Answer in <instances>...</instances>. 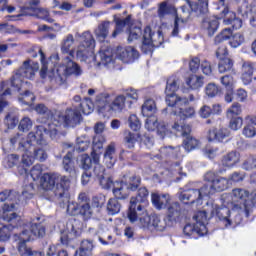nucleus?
Wrapping results in <instances>:
<instances>
[{"label": "nucleus", "mask_w": 256, "mask_h": 256, "mask_svg": "<svg viewBox=\"0 0 256 256\" xmlns=\"http://www.w3.org/2000/svg\"><path fill=\"white\" fill-rule=\"evenodd\" d=\"M35 195V184L33 182L25 183L22 187V192L15 190H4L0 192V201L4 203L2 205L3 213L1 219L6 223H19L21 216L15 211H19L21 207L27 204L29 199H33Z\"/></svg>", "instance_id": "1"}, {"label": "nucleus", "mask_w": 256, "mask_h": 256, "mask_svg": "<svg viewBox=\"0 0 256 256\" xmlns=\"http://www.w3.org/2000/svg\"><path fill=\"white\" fill-rule=\"evenodd\" d=\"M43 167L41 164H36L30 171L31 178L33 181L40 179V185L44 191H53L55 197H58L60 202L69 203V186L71 180L67 176H62L59 173H46L43 176Z\"/></svg>", "instance_id": "2"}, {"label": "nucleus", "mask_w": 256, "mask_h": 256, "mask_svg": "<svg viewBox=\"0 0 256 256\" xmlns=\"http://www.w3.org/2000/svg\"><path fill=\"white\" fill-rule=\"evenodd\" d=\"M39 53L41 55V70H40V77L42 79H46L47 77L50 79V82L52 85H57L58 87H61V85H65L67 81V76L69 75H75V77H79L83 75V70H81V67L73 61V57L66 56L62 60V64L60 65H54V68H52L50 71H47V62H45V53H43V50H39Z\"/></svg>", "instance_id": "3"}, {"label": "nucleus", "mask_w": 256, "mask_h": 256, "mask_svg": "<svg viewBox=\"0 0 256 256\" xmlns=\"http://www.w3.org/2000/svg\"><path fill=\"white\" fill-rule=\"evenodd\" d=\"M114 55L123 63H133L135 59H139V52L131 46L125 48L118 46L115 51L109 46L101 48L95 59L99 57V65H109V63H113Z\"/></svg>", "instance_id": "4"}, {"label": "nucleus", "mask_w": 256, "mask_h": 256, "mask_svg": "<svg viewBox=\"0 0 256 256\" xmlns=\"http://www.w3.org/2000/svg\"><path fill=\"white\" fill-rule=\"evenodd\" d=\"M37 71H39V64L37 62H32L31 64V60H26L10 78V81H2L0 87L1 89H5V87H9L10 85V87H14L19 91V89H21L23 79H33Z\"/></svg>", "instance_id": "5"}, {"label": "nucleus", "mask_w": 256, "mask_h": 256, "mask_svg": "<svg viewBox=\"0 0 256 256\" xmlns=\"http://www.w3.org/2000/svg\"><path fill=\"white\" fill-rule=\"evenodd\" d=\"M45 135H49L50 138L55 139V137H57V128H55V125L49 123L37 126L36 132H30L28 134L26 146L43 145L45 149H51L45 140Z\"/></svg>", "instance_id": "6"}, {"label": "nucleus", "mask_w": 256, "mask_h": 256, "mask_svg": "<svg viewBox=\"0 0 256 256\" xmlns=\"http://www.w3.org/2000/svg\"><path fill=\"white\" fill-rule=\"evenodd\" d=\"M116 23V29L112 33V37L115 38L117 35H120V33H123L124 27H128V41L131 43V41H135V39H139L141 35H143V32L141 31V27L135 26L131 23V15H128L126 18H115Z\"/></svg>", "instance_id": "7"}, {"label": "nucleus", "mask_w": 256, "mask_h": 256, "mask_svg": "<svg viewBox=\"0 0 256 256\" xmlns=\"http://www.w3.org/2000/svg\"><path fill=\"white\" fill-rule=\"evenodd\" d=\"M172 129L180 133L181 137H183L182 146L184 147L185 151L190 153V151L199 149V145H201V143L197 138L191 135V126L187 124L180 125L178 122H175L174 125H172Z\"/></svg>", "instance_id": "8"}, {"label": "nucleus", "mask_w": 256, "mask_h": 256, "mask_svg": "<svg viewBox=\"0 0 256 256\" xmlns=\"http://www.w3.org/2000/svg\"><path fill=\"white\" fill-rule=\"evenodd\" d=\"M163 32L160 30L157 33L151 30L150 26H147L144 29L143 33V41H142V51L143 53H151L153 51V47H161L163 45Z\"/></svg>", "instance_id": "9"}, {"label": "nucleus", "mask_w": 256, "mask_h": 256, "mask_svg": "<svg viewBox=\"0 0 256 256\" xmlns=\"http://www.w3.org/2000/svg\"><path fill=\"white\" fill-rule=\"evenodd\" d=\"M231 207L245 211V216L249 217L251 211V204H249V190L243 188H234L232 190Z\"/></svg>", "instance_id": "10"}, {"label": "nucleus", "mask_w": 256, "mask_h": 256, "mask_svg": "<svg viewBox=\"0 0 256 256\" xmlns=\"http://www.w3.org/2000/svg\"><path fill=\"white\" fill-rule=\"evenodd\" d=\"M127 218L130 223H138L140 227L145 229L147 221H149V213L145 209V206L130 201Z\"/></svg>", "instance_id": "11"}, {"label": "nucleus", "mask_w": 256, "mask_h": 256, "mask_svg": "<svg viewBox=\"0 0 256 256\" xmlns=\"http://www.w3.org/2000/svg\"><path fill=\"white\" fill-rule=\"evenodd\" d=\"M59 119L65 127H77L83 121V116H81V110L67 108L64 114L59 115Z\"/></svg>", "instance_id": "12"}, {"label": "nucleus", "mask_w": 256, "mask_h": 256, "mask_svg": "<svg viewBox=\"0 0 256 256\" xmlns=\"http://www.w3.org/2000/svg\"><path fill=\"white\" fill-rule=\"evenodd\" d=\"M127 99H133L134 101H137L139 99V94L136 90H131V92H128L126 94V97L123 95H118L116 98L113 96L112 102H110V113H121L123 109H125V101Z\"/></svg>", "instance_id": "13"}, {"label": "nucleus", "mask_w": 256, "mask_h": 256, "mask_svg": "<svg viewBox=\"0 0 256 256\" xmlns=\"http://www.w3.org/2000/svg\"><path fill=\"white\" fill-rule=\"evenodd\" d=\"M67 213L68 215H72L73 217L80 215L82 219H84V221H88V219H91V217H93V208L91 207V203L80 204V206L69 203L67 204Z\"/></svg>", "instance_id": "14"}, {"label": "nucleus", "mask_w": 256, "mask_h": 256, "mask_svg": "<svg viewBox=\"0 0 256 256\" xmlns=\"http://www.w3.org/2000/svg\"><path fill=\"white\" fill-rule=\"evenodd\" d=\"M113 94L102 92L97 94L94 105L97 107L98 113H111V103Z\"/></svg>", "instance_id": "15"}, {"label": "nucleus", "mask_w": 256, "mask_h": 256, "mask_svg": "<svg viewBox=\"0 0 256 256\" xmlns=\"http://www.w3.org/2000/svg\"><path fill=\"white\" fill-rule=\"evenodd\" d=\"M173 224H169L166 216L161 220V217L157 214H152L148 216L147 224L144 229H155L156 231H165L167 227H172Z\"/></svg>", "instance_id": "16"}, {"label": "nucleus", "mask_w": 256, "mask_h": 256, "mask_svg": "<svg viewBox=\"0 0 256 256\" xmlns=\"http://www.w3.org/2000/svg\"><path fill=\"white\" fill-rule=\"evenodd\" d=\"M77 228L71 222L66 224V228L61 232L60 241L62 245H69L73 241V239H77L78 235Z\"/></svg>", "instance_id": "17"}, {"label": "nucleus", "mask_w": 256, "mask_h": 256, "mask_svg": "<svg viewBox=\"0 0 256 256\" xmlns=\"http://www.w3.org/2000/svg\"><path fill=\"white\" fill-rule=\"evenodd\" d=\"M151 200L155 209L161 211L162 209H167L171 203V196L169 194L152 193Z\"/></svg>", "instance_id": "18"}, {"label": "nucleus", "mask_w": 256, "mask_h": 256, "mask_svg": "<svg viewBox=\"0 0 256 256\" xmlns=\"http://www.w3.org/2000/svg\"><path fill=\"white\" fill-rule=\"evenodd\" d=\"M167 214H166V221H168L169 225H173L181 217V204L179 202L169 203L166 207Z\"/></svg>", "instance_id": "19"}, {"label": "nucleus", "mask_w": 256, "mask_h": 256, "mask_svg": "<svg viewBox=\"0 0 256 256\" xmlns=\"http://www.w3.org/2000/svg\"><path fill=\"white\" fill-rule=\"evenodd\" d=\"M47 151H50V149H46L45 146L41 144H35L30 149L26 150L25 153H29L30 157L43 163V161L47 160Z\"/></svg>", "instance_id": "20"}, {"label": "nucleus", "mask_w": 256, "mask_h": 256, "mask_svg": "<svg viewBox=\"0 0 256 256\" xmlns=\"http://www.w3.org/2000/svg\"><path fill=\"white\" fill-rule=\"evenodd\" d=\"M221 17L225 25H232L233 29H241L243 27V20L235 17V13L229 11V8H224Z\"/></svg>", "instance_id": "21"}, {"label": "nucleus", "mask_w": 256, "mask_h": 256, "mask_svg": "<svg viewBox=\"0 0 256 256\" xmlns=\"http://www.w3.org/2000/svg\"><path fill=\"white\" fill-rule=\"evenodd\" d=\"M198 197L199 190L197 189L185 190L180 192L179 194L180 201L185 205H193V203H197V205H200Z\"/></svg>", "instance_id": "22"}, {"label": "nucleus", "mask_w": 256, "mask_h": 256, "mask_svg": "<svg viewBox=\"0 0 256 256\" xmlns=\"http://www.w3.org/2000/svg\"><path fill=\"white\" fill-rule=\"evenodd\" d=\"M255 71V64L246 61L242 64L241 80L243 85H251L253 83V72Z\"/></svg>", "instance_id": "23"}, {"label": "nucleus", "mask_w": 256, "mask_h": 256, "mask_svg": "<svg viewBox=\"0 0 256 256\" xmlns=\"http://www.w3.org/2000/svg\"><path fill=\"white\" fill-rule=\"evenodd\" d=\"M10 224H0V243H7L9 239H11V235L13 233V229H17L19 225H21V221L13 223L8 222Z\"/></svg>", "instance_id": "24"}, {"label": "nucleus", "mask_w": 256, "mask_h": 256, "mask_svg": "<svg viewBox=\"0 0 256 256\" xmlns=\"http://www.w3.org/2000/svg\"><path fill=\"white\" fill-rule=\"evenodd\" d=\"M30 231L32 235H34V237H37L38 239H43V237H45V235L47 234L45 222L41 221V218L36 217V219L31 222Z\"/></svg>", "instance_id": "25"}, {"label": "nucleus", "mask_w": 256, "mask_h": 256, "mask_svg": "<svg viewBox=\"0 0 256 256\" xmlns=\"http://www.w3.org/2000/svg\"><path fill=\"white\" fill-rule=\"evenodd\" d=\"M202 28L207 31L209 37H213L219 29V20L215 17L205 16L202 20Z\"/></svg>", "instance_id": "26"}, {"label": "nucleus", "mask_w": 256, "mask_h": 256, "mask_svg": "<svg viewBox=\"0 0 256 256\" xmlns=\"http://www.w3.org/2000/svg\"><path fill=\"white\" fill-rule=\"evenodd\" d=\"M192 13H195L197 17H207L209 15V2H188Z\"/></svg>", "instance_id": "27"}, {"label": "nucleus", "mask_w": 256, "mask_h": 256, "mask_svg": "<svg viewBox=\"0 0 256 256\" xmlns=\"http://www.w3.org/2000/svg\"><path fill=\"white\" fill-rule=\"evenodd\" d=\"M183 233L187 237H191V235H199V237H203V235L207 234V226L194 224H186L183 228Z\"/></svg>", "instance_id": "28"}, {"label": "nucleus", "mask_w": 256, "mask_h": 256, "mask_svg": "<svg viewBox=\"0 0 256 256\" xmlns=\"http://www.w3.org/2000/svg\"><path fill=\"white\" fill-rule=\"evenodd\" d=\"M212 213H215L217 215L219 221H221V223H223L225 227H229V221L231 219V210H229L228 207H218L217 205H215L214 209L212 210Z\"/></svg>", "instance_id": "29"}, {"label": "nucleus", "mask_w": 256, "mask_h": 256, "mask_svg": "<svg viewBox=\"0 0 256 256\" xmlns=\"http://www.w3.org/2000/svg\"><path fill=\"white\" fill-rule=\"evenodd\" d=\"M166 103L168 107H183V105H187L189 103V99L187 97H179L175 92L166 93Z\"/></svg>", "instance_id": "30"}, {"label": "nucleus", "mask_w": 256, "mask_h": 256, "mask_svg": "<svg viewBox=\"0 0 256 256\" xmlns=\"http://www.w3.org/2000/svg\"><path fill=\"white\" fill-rule=\"evenodd\" d=\"M231 133L227 128L212 129L208 131V141H218L223 143L224 139H227Z\"/></svg>", "instance_id": "31"}, {"label": "nucleus", "mask_w": 256, "mask_h": 256, "mask_svg": "<svg viewBox=\"0 0 256 256\" xmlns=\"http://www.w3.org/2000/svg\"><path fill=\"white\" fill-rule=\"evenodd\" d=\"M62 165L66 173H69L72 177H75L77 171L75 170V162L73 161L72 151H68L63 157Z\"/></svg>", "instance_id": "32"}, {"label": "nucleus", "mask_w": 256, "mask_h": 256, "mask_svg": "<svg viewBox=\"0 0 256 256\" xmlns=\"http://www.w3.org/2000/svg\"><path fill=\"white\" fill-rule=\"evenodd\" d=\"M167 15H175V17H177V8L171 4H168L167 1H164L159 4L158 17L160 19H165Z\"/></svg>", "instance_id": "33"}, {"label": "nucleus", "mask_w": 256, "mask_h": 256, "mask_svg": "<svg viewBox=\"0 0 256 256\" xmlns=\"http://www.w3.org/2000/svg\"><path fill=\"white\" fill-rule=\"evenodd\" d=\"M122 184H124V187H126L128 191H137L141 185V177L137 175L129 177L124 176L122 179Z\"/></svg>", "instance_id": "34"}, {"label": "nucleus", "mask_w": 256, "mask_h": 256, "mask_svg": "<svg viewBox=\"0 0 256 256\" xmlns=\"http://www.w3.org/2000/svg\"><path fill=\"white\" fill-rule=\"evenodd\" d=\"M74 43H75V38L73 37V34H68L61 44V51L63 55H69V57H75V50L71 49Z\"/></svg>", "instance_id": "35"}, {"label": "nucleus", "mask_w": 256, "mask_h": 256, "mask_svg": "<svg viewBox=\"0 0 256 256\" xmlns=\"http://www.w3.org/2000/svg\"><path fill=\"white\" fill-rule=\"evenodd\" d=\"M29 141V135H27L26 141H23V136L20 133H16L10 138V143L12 146L19 144V151H23L24 153L28 151V149L32 148L34 145L27 146Z\"/></svg>", "instance_id": "36"}, {"label": "nucleus", "mask_w": 256, "mask_h": 256, "mask_svg": "<svg viewBox=\"0 0 256 256\" xmlns=\"http://www.w3.org/2000/svg\"><path fill=\"white\" fill-rule=\"evenodd\" d=\"M93 253V241L89 239L82 240L79 250H76L74 256H91Z\"/></svg>", "instance_id": "37"}, {"label": "nucleus", "mask_w": 256, "mask_h": 256, "mask_svg": "<svg viewBox=\"0 0 256 256\" xmlns=\"http://www.w3.org/2000/svg\"><path fill=\"white\" fill-rule=\"evenodd\" d=\"M155 113H157V104H155V100H146L142 105V115L144 117H152Z\"/></svg>", "instance_id": "38"}, {"label": "nucleus", "mask_w": 256, "mask_h": 256, "mask_svg": "<svg viewBox=\"0 0 256 256\" xmlns=\"http://www.w3.org/2000/svg\"><path fill=\"white\" fill-rule=\"evenodd\" d=\"M125 184H123V181L121 180V182H115L114 187H113V195L115 197V199H117L118 201H123L125 199H127V197H129V194L125 191Z\"/></svg>", "instance_id": "39"}, {"label": "nucleus", "mask_w": 256, "mask_h": 256, "mask_svg": "<svg viewBox=\"0 0 256 256\" xmlns=\"http://www.w3.org/2000/svg\"><path fill=\"white\" fill-rule=\"evenodd\" d=\"M115 146L113 144L108 145L104 153V162L107 165L108 169H111L115 165Z\"/></svg>", "instance_id": "40"}, {"label": "nucleus", "mask_w": 256, "mask_h": 256, "mask_svg": "<svg viewBox=\"0 0 256 256\" xmlns=\"http://www.w3.org/2000/svg\"><path fill=\"white\" fill-rule=\"evenodd\" d=\"M110 25H111V22L104 21L95 30V35L96 37L99 38L100 41H105V39H107V35H109Z\"/></svg>", "instance_id": "41"}, {"label": "nucleus", "mask_w": 256, "mask_h": 256, "mask_svg": "<svg viewBox=\"0 0 256 256\" xmlns=\"http://www.w3.org/2000/svg\"><path fill=\"white\" fill-rule=\"evenodd\" d=\"M232 210L230 212V220L228 222V227H231V225H240L241 221H243V217L241 216V213L245 214V210L241 209H235V206H231Z\"/></svg>", "instance_id": "42"}, {"label": "nucleus", "mask_w": 256, "mask_h": 256, "mask_svg": "<svg viewBox=\"0 0 256 256\" xmlns=\"http://www.w3.org/2000/svg\"><path fill=\"white\" fill-rule=\"evenodd\" d=\"M107 213L108 215H117L121 213V202L116 198H110L107 202Z\"/></svg>", "instance_id": "43"}, {"label": "nucleus", "mask_w": 256, "mask_h": 256, "mask_svg": "<svg viewBox=\"0 0 256 256\" xmlns=\"http://www.w3.org/2000/svg\"><path fill=\"white\" fill-rule=\"evenodd\" d=\"M137 137H139L138 134H135L131 131H125L123 138V143L125 147H127V149H134L135 143H137Z\"/></svg>", "instance_id": "44"}, {"label": "nucleus", "mask_w": 256, "mask_h": 256, "mask_svg": "<svg viewBox=\"0 0 256 256\" xmlns=\"http://www.w3.org/2000/svg\"><path fill=\"white\" fill-rule=\"evenodd\" d=\"M185 25H187V19L181 18L179 17V14H176L174 20V28L171 33L172 37H177V35H179V32L185 29Z\"/></svg>", "instance_id": "45"}, {"label": "nucleus", "mask_w": 256, "mask_h": 256, "mask_svg": "<svg viewBox=\"0 0 256 256\" xmlns=\"http://www.w3.org/2000/svg\"><path fill=\"white\" fill-rule=\"evenodd\" d=\"M148 198L149 190H147L145 187H142L138 189L136 197H132L130 202L138 203V205H141V203H147Z\"/></svg>", "instance_id": "46"}, {"label": "nucleus", "mask_w": 256, "mask_h": 256, "mask_svg": "<svg viewBox=\"0 0 256 256\" xmlns=\"http://www.w3.org/2000/svg\"><path fill=\"white\" fill-rule=\"evenodd\" d=\"M18 253L21 256H40L41 255V252L33 251V249L27 246V243L25 242L18 243Z\"/></svg>", "instance_id": "47"}, {"label": "nucleus", "mask_w": 256, "mask_h": 256, "mask_svg": "<svg viewBox=\"0 0 256 256\" xmlns=\"http://www.w3.org/2000/svg\"><path fill=\"white\" fill-rule=\"evenodd\" d=\"M34 111H36V113H38V115H42L43 117H45V119H53V115H55V113L53 112V110L49 109L45 104L40 103L37 104L34 107Z\"/></svg>", "instance_id": "48"}, {"label": "nucleus", "mask_w": 256, "mask_h": 256, "mask_svg": "<svg viewBox=\"0 0 256 256\" xmlns=\"http://www.w3.org/2000/svg\"><path fill=\"white\" fill-rule=\"evenodd\" d=\"M18 101L21 103V105H27L28 107H31V105H33L35 102V94L29 90H26L24 93L20 94Z\"/></svg>", "instance_id": "49"}, {"label": "nucleus", "mask_w": 256, "mask_h": 256, "mask_svg": "<svg viewBox=\"0 0 256 256\" xmlns=\"http://www.w3.org/2000/svg\"><path fill=\"white\" fill-rule=\"evenodd\" d=\"M239 163V156L237 155V152H230L222 159V165L224 167H233V165H236Z\"/></svg>", "instance_id": "50"}, {"label": "nucleus", "mask_w": 256, "mask_h": 256, "mask_svg": "<svg viewBox=\"0 0 256 256\" xmlns=\"http://www.w3.org/2000/svg\"><path fill=\"white\" fill-rule=\"evenodd\" d=\"M79 108L84 115H91V113H93V110L95 109V103H93L91 99L85 98L83 101L80 102Z\"/></svg>", "instance_id": "51"}, {"label": "nucleus", "mask_w": 256, "mask_h": 256, "mask_svg": "<svg viewBox=\"0 0 256 256\" xmlns=\"http://www.w3.org/2000/svg\"><path fill=\"white\" fill-rule=\"evenodd\" d=\"M186 83L191 89H201L204 85L203 76L191 75Z\"/></svg>", "instance_id": "52"}, {"label": "nucleus", "mask_w": 256, "mask_h": 256, "mask_svg": "<svg viewBox=\"0 0 256 256\" xmlns=\"http://www.w3.org/2000/svg\"><path fill=\"white\" fill-rule=\"evenodd\" d=\"M180 80L177 76H171L166 82L165 93H175L179 89Z\"/></svg>", "instance_id": "53"}, {"label": "nucleus", "mask_w": 256, "mask_h": 256, "mask_svg": "<svg viewBox=\"0 0 256 256\" xmlns=\"http://www.w3.org/2000/svg\"><path fill=\"white\" fill-rule=\"evenodd\" d=\"M199 196L198 202L201 205V201L203 200V197H208V195H213L215 193V188H213V184H205L200 189H197Z\"/></svg>", "instance_id": "54"}, {"label": "nucleus", "mask_w": 256, "mask_h": 256, "mask_svg": "<svg viewBox=\"0 0 256 256\" xmlns=\"http://www.w3.org/2000/svg\"><path fill=\"white\" fill-rule=\"evenodd\" d=\"M232 31L230 28H225L220 34H218L215 39L214 43L215 45H221L222 43H225V41H229L231 39Z\"/></svg>", "instance_id": "55"}, {"label": "nucleus", "mask_w": 256, "mask_h": 256, "mask_svg": "<svg viewBox=\"0 0 256 256\" xmlns=\"http://www.w3.org/2000/svg\"><path fill=\"white\" fill-rule=\"evenodd\" d=\"M33 233L31 230L24 229L20 233H14L15 241H20V243H29L32 240Z\"/></svg>", "instance_id": "56"}, {"label": "nucleus", "mask_w": 256, "mask_h": 256, "mask_svg": "<svg viewBox=\"0 0 256 256\" xmlns=\"http://www.w3.org/2000/svg\"><path fill=\"white\" fill-rule=\"evenodd\" d=\"M233 69V60L231 58H222L218 64L219 73H227Z\"/></svg>", "instance_id": "57"}, {"label": "nucleus", "mask_w": 256, "mask_h": 256, "mask_svg": "<svg viewBox=\"0 0 256 256\" xmlns=\"http://www.w3.org/2000/svg\"><path fill=\"white\" fill-rule=\"evenodd\" d=\"M212 187L214 188V191H225L226 189L229 188V180H227L226 178H216V180L214 181V183L212 184Z\"/></svg>", "instance_id": "58"}, {"label": "nucleus", "mask_w": 256, "mask_h": 256, "mask_svg": "<svg viewBox=\"0 0 256 256\" xmlns=\"http://www.w3.org/2000/svg\"><path fill=\"white\" fill-rule=\"evenodd\" d=\"M79 167L84 171H89L93 167V159L87 154H82L79 159Z\"/></svg>", "instance_id": "59"}, {"label": "nucleus", "mask_w": 256, "mask_h": 256, "mask_svg": "<svg viewBox=\"0 0 256 256\" xmlns=\"http://www.w3.org/2000/svg\"><path fill=\"white\" fill-rule=\"evenodd\" d=\"M245 43V36L241 33L232 34L230 36L229 44L231 47L237 48Z\"/></svg>", "instance_id": "60"}, {"label": "nucleus", "mask_w": 256, "mask_h": 256, "mask_svg": "<svg viewBox=\"0 0 256 256\" xmlns=\"http://www.w3.org/2000/svg\"><path fill=\"white\" fill-rule=\"evenodd\" d=\"M17 123H19V118H17L15 114L10 112L5 116L4 124L8 129H15V127H17Z\"/></svg>", "instance_id": "61"}, {"label": "nucleus", "mask_w": 256, "mask_h": 256, "mask_svg": "<svg viewBox=\"0 0 256 256\" xmlns=\"http://www.w3.org/2000/svg\"><path fill=\"white\" fill-rule=\"evenodd\" d=\"M98 181L102 189L109 190L111 189V187L115 186V182H113V178L105 174L103 176H100V178H98Z\"/></svg>", "instance_id": "62"}, {"label": "nucleus", "mask_w": 256, "mask_h": 256, "mask_svg": "<svg viewBox=\"0 0 256 256\" xmlns=\"http://www.w3.org/2000/svg\"><path fill=\"white\" fill-rule=\"evenodd\" d=\"M227 118L230 119L229 127L232 129V131H239V129L243 127V118L239 116H232Z\"/></svg>", "instance_id": "63"}, {"label": "nucleus", "mask_w": 256, "mask_h": 256, "mask_svg": "<svg viewBox=\"0 0 256 256\" xmlns=\"http://www.w3.org/2000/svg\"><path fill=\"white\" fill-rule=\"evenodd\" d=\"M205 93L208 97H217L221 93V89L215 83H209L205 87Z\"/></svg>", "instance_id": "64"}]
</instances>
